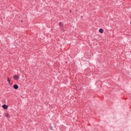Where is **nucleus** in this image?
I'll return each instance as SVG.
<instances>
[{
    "label": "nucleus",
    "mask_w": 131,
    "mask_h": 131,
    "mask_svg": "<svg viewBox=\"0 0 131 131\" xmlns=\"http://www.w3.org/2000/svg\"><path fill=\"white\" fill-rule=\"evenodd\" d=\"M59 28L60 29L61 31H63L64 32V25L62 24V22L59 23Z\"/></svg>",
    "instance_id": "nucleus-1"
},
{
    "label": "nucleus",
    "mask_w": 131,
    "mask_h": 131,
    "mask_svg": "<svg viewBox=\"0 0 131 131\" xmlns=\"http://www.w3.org/2000/svg\"><path fill=\"white\" fill-rule=\"evenodd\" d=\"M13 78L15 80H18L19 79V76L17 75L13 76Z\"/></svg>",
    "instance_id": "nucleus-2"
},
{
    "label": "nucleus",
    "mask_w": 131,
    "mask_h": 131,
    "mask_svg": "<svg viewBox=\"0 0 131 131\" xmlns=\"http://www.w3.org/2000/svg\"><path fill=\"white\" fill-rule=\"evenodd\" d=\"M13 88L15 90H18V89H19V86H18V85L15 84L13 85Z\"/></svg>",
    "instance_id": "nucleus-3"
},
{
    "label": "nucleus",
    "mask_w": 131,
    "mask_h": 131,
    "mask_svg": "<svg viewBox=\"0 0 131 131\" xmlns=\"http://www.w3.org/2000/svg\"><path fill=\"white\" fill-rule=\"evenodd\" d=\"M2 107L5 109V110L8 109V106L6 105V104H4Z\"/></svg>",
    "instance_id": "nucleus-4"
},
{
    "label": "nucleus",
    "mask_w": 131,
    "mask_h": 131,
    "mask_svg": "<svg viewBox=\"0 0 131 131\" xmlns=\"http://www.w3.org/2000/svg\"><path fill=\"white\" fill-rule=\"evenodd\" d=\"M99 32H100V33H104V30H103V29H100L99 30Z\"/></svg>",
    "instance_id": "nucleus-5"
},
{
    "label": "nucleus",
    "mask_w": 131,
    "mask_h": 131,
    "mask_svg": "<svg viewBox=\"0 0 131 131\" xmlns=\"http://www.w3.org/2000/svg\"><path fill=\"white\" fill-rule=\"evenodd\" d=\"M5 116L6 117H9V116H10V115L8 113H6L5 114Z\"/></svg>",
    "instance_id": "nucleus-6"
},
{
    "label": "nucleus",
    "mask_w": 131,
    "mask_h": 131,
    "mask_svg": "<svg viewBox=\"0 0 131 131\" xmlns=\"http://www.w3.org/2000/svg\"><path fill=\"white\" fill-rule=\"evenodd\" d=\"M7 80H8L9 83H11V79H10V78H8Z\"/></svg>",
    "instance_id": "nucleus-7"
},
{
    "label": "nucleus",
    "mask_w": 131,
    "mask_h": 131,
    "mask_svg": "<svg viewBox=\"0 0 131 131\" xmlns=\"http://www.w3.org/2000/svg\"><path fill=\"white\" fill-rule=\"evenodd\" d=\"M70 13H71V10H70Z\"/></svg>",
    "instance_id": "nucleus-8"
},
{
    "label": "nucleus",
    "mask_w": 131,
    "mask_h": 131,
    "mask_svg": "<svg viewBox=\"0 0 131 131\" xmlns=\"http://www.w3.org/2000/svg\"><path fill=\"white\" fill-rule=\"evenodd\" d=\"M21 22H23V20H21Z\"/></svg>",
    "instance_id": "nucleus-9"
}]
</instances>
